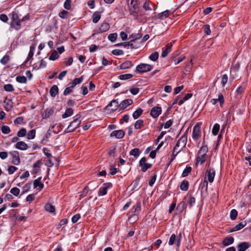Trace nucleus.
Wrapping results in <instances>:
<instances>
[{
    "label": "nucleus",
    "mask_w": 251,
    "mask_h": 251,
    "mask_svg": "<svg viewBox=\"0 0 251 251\" xmlns=\"http://www.w3.org/2000/svg\"><path fill=\"white\" fill-rule=\"evenodd\" d=\"M12 17L11 26H13L15 29L19 30L21 27V22L28 20L29 17L26 15L22 18L21 15H19L16 12H13L10 14Z\"/></svg>",
    "instance_id": "1"
},
{
    "label": "nucleus",
    "mask_w": 251,
    "mask_h": 251,
    "mask_svg": "<svg viewBox=\"0 0 251 251\" xmlns=\"http://www.w3.org/2000/svg\"><path fill=\"white\" fill-rule=\"evenodd\" d=\"M80 118V116L79 114L76 115L74 117L73 121L70 123L68 127L65 130V133L72 132L78 127L81 124V120L79 119Z\"/></svg>",
    "instance_id": "2"
},
{
    "label": "nucleus",
    "mask_w": 251,
    "mask_h": 251,
    "mask_svg": "<svg viewBox=\"0 0 251 251\" xmlns=\"http://www.w3.org/2000/svg\"><path fill=\"white\" fill-rule=\"evenodd\" d=\"M207 151V147L205 145H203L198 152V156L196 158V165L198 164L199 162L201 164H202L205 162Z\"/></svg>",
    "instance_id": "3"
},
{
    "label": "nucleus",
    "mask_w": 251,
    "mask_h": 251,
    "mask_svg": "<svg viewBox=\"0 0 251 251\" xmlns=\"http://www.w3.org/2000/svg\"><path fill=\"white\" fill-rule=\"evenodd\" d=\"M187 141V138L186 136L184 135L181 136L177 141L175 147V152H179L186 146Z\"/></svg>",
    "instance_id": "4"
},
{
    "label": "nucleus",
    "mask_w": 251,
    "mask_h": 251,
    "mask_svg": "<svg viewBox=\"0 0 251 251\" xmlns=\"http://www.w3.org/2000/svg\"><path fill=\"white\" fill-rule=\"evenodd\" d=\"M152 68L153 66L150 64L141 63L137 66L136 70L139 73L143 74L151 71Z\"/></svg>",
    "instance_id": "5"
},
{
    "label": "nucleus",
    "mask_w": 251,
    "mask_h": 251,
    "mask_svg": "<svg viewBox=\"0 0 251 251\" xmlns=\"http://www.w3.org/2000/svg\"><path fill=\"white\" fill-rule=\"evenodd\" d=\"M130 13L134 15L138 11L137 0H127Z\"/></svg>",
    "instance_id": "6"
},
{
    "label": "nucleus",
    "mask_w": 251,
    "mask_h": 251,
    "mask_svg": "<svg viewBox=\"0 0 251 251\" xmlns=\"http://www.w3.org/2000/svg\"><path fill=\"white\" fill-rule=\"evenodd\" d=\"M110 28L109 25L107 23H103L97 29H95L93 31V33L92 36H94L96 34H98L100 33H102L103 32H105L109 30Z\"/></svg>",
    "instance_id": "7"
},
{
    "label": "nucleus",
    "mask_w": 251,
    "mask_h": 251,
    "mask_svg": "<svg viewBox=\"0 0 251 251\" xmlns=\"http://www.w3.org/2000/svg\"><path fill=\"white\" fill-rule=\"evenodd\" d=\"M112 184L110 183H106L103 184V186L101 187L98 192L99 196H103L105 195L107 192V189L112 187Z\"/></svg>",
    "instance_id": "8"
},
{
    "label": "nucleus",
    "mask_w": 251,
    "mask_h": 251,
    "mask_svg": "<svg viewBox=\"0 0 251 251\" xmlns=\"http://www.w3.org/2000/svg\"><path fill=\"white\" fill-rule=\"evenodd\" d=\"M10 154L12 156V162L13 164L18 165L20 163V159L19 153L17 151H12L10 152Z\"/></svg>",
    "instance_id": "9"
},
{
    "label": "nucleus",
    "mask_w": 251,
    "mask_h": 251,
    "mask_svg": "<svg viewBox=\"0 0 251 251\" xmlns=\"http://www.w3.org/2000/svg\"><path fill=\"white\" fill-rule=\"evenodd\" d=\"M215 176V171L213 169H207L205 172V176L207 177V181L212 183L214 181Z\"/></svg>",
    "instance_id": "10"
},
{
    "label": "nucleus",
    "mask_w": 251,
    "mask_h": 251,
    "mask_svg": "<svg viewBox=\"0 0 251 251\" xmlns=\"http://www.w3.org/2000/svg\"><path fill=\"white\" fill-rule=\"evenodd\" d=\"M162 109L161 107H153L150 112L151 115L154 118H157L161 113Z\"/></svg>",
    "instance_id": "11"
},
{
    "label": "nucleus",
    "mask_w": 251,
    "mask_h": 251,
    "mask_svg": "<svg viewBox=\"0 0 251 251\" xmlns=\"http://www.w3.org/2000/svg\"><path fill=\"white\" fill-rule=\"evenodd\" d=\"M201 135V127L197 125L194 126L193 130L192 137L194 140H197Z\"/></svg>",
    "instance_id": "12"
},
{
    "label": "nucleus",
    "mask_w": 251,
    "mask_h": 251,
    "mask_svg": "<svg viewBox=\"0 0 251 251\" xmlns=\"http://www.w3.org/2000/svg\"><path fill=\"white\" fill-rule=\"evenodd\" d=\"M218 102H219L220 104V106H222L223 104L224 103V99L223 95L222 93H219L218 94V97L217 99H212L210 100V102L213 104H216Z\"/></svg>",
    "instance_id": "13"
},
{
    "label": "nucleus",
    "mask_w": 251,
    "mask_h": 251,
    "mask_svg": "<svg viewBox=\"0 0 251 251\" xmlns=\"http://www.w3.org/2000/svg\"><path fill=\"white\" fill-rule=\"evenodd\" d=\"M125 135V132L123 130L113 131L110 135V137H115L117 139H121Z\"/></svg>",
    "instance_id": "14"
},
{
    "label": "nucleus",
    "mask_w": 251,
    "mask_h": 251,
    "mask_svg": "<svg viewBox=\"0 0 251 251\" xmlns=\"http://www.w3.org/2000/svg\"><path fill=\"white\" fill-rule=\"evenodd\" d=\"M15 147L16 149L22 151L26 150L28 148L27 145L23 141L18 142Z\"/></svg>",
    "instance_id": "15"
},
{
    "label": "nucleus",
    "mask_w": 251,
    "mask_h": 251,
    "mask_svg": "<svg viewBox=\"0 0 251 251\" xmlns=\"http://www.w3.org/2000/svg\"><path fill=\"white\" fill-rule=\"evenodd\" d=\"M4 106L5 110L7 111H10L13 107V102L11 100L6 98L3 101Z\"/></svg>",
    "instance_id": "16"
},
{
    "label": "nucleus",
    "mask_w": 251,
    "mask_h": 251,
    "mask_svg": "<svg viewBox=\"0 0 251 251\" xmlns=\"http://www.w3.org/2000/svg\"><path fill=\"white\" fill-rule=\"evenodd\" d=\"M133 103V100L131 99H126L123 100L120 104V107L121 109H125L128 106L131 105Z\"/></svg>",
    "instance_id": "17"
},
{
    "label": "nucleus",
    "mask_w": 251,
    "mask_h": 251,
    "mask_svg": "<svg viewBox=\"0 0 251 251\" xmlns=\"http://www.w3.org/2000/svg\"><path fill=\"white\" fill-rule=\"evenodd\" d=\"M250 247L248 242H242L238 245L237 248L238 251H245Z\"/></svg>",
    "instance_id": "18"
},
{
    "label": "nucleus",
    "mask_w": 251,
    "mask_h": 251,
    "mask_svg": "<svg viewBox=\"0 0 251 251\" xmlns=\"http://www.w3.org/2000/svg\"><path fill=\"white\" fill-rule=\"evenodd\" d=\"M101 12L96 11L94 12L92 15V21L94 23H97L101 18Z\"/></svg>",
    "instance_id": "19"
},
{
    "label": "nucleus",
    "mask_w": 251,
    "mask_h": 251,
    "mask_svg": "<svg viewBox=\"0 0 251 251\" xmlns=\"http://www.w3.org/2000/svg\"><path fill=\"white\" fill-rule=\"evenodd\" d=\"M172 45H170L169 44H167L166 48L165 49L163 50V51L161 53V57L163 58L167 56L168 53L171 51V48Z\"/></svg>",
    "instance_id": "20"
},
{
    "label": "nucleus",
    "mask_w": 251,
    "mask_h": 251,
    "mask_svg": "<svg viewBox=\"0 0 251 251\" xmlns=\"http://www.w3.org/2000/svg\"><path fill=\"white\" fill-rule=\"evenodd\" d=\"M133 64L130 61H126L123 63L120 66V69L124 70L126 69H128L133 66Z\"/></svg>",
    "instance_id": "21"
},
{
    "label": "nucleus",
    "mask_w": 251,
    "mask_h": 251,
    "mask_svg": "<svg viewBox=\"0 0 251 251\" xmlns=\"http://www.w3.org/2000/svg\"><path fill=\"white\" fill-rule=\"evenodd\" d=\"M41 178L39 177L35 179L33 182L34 187L35 188L39 187V191H41L44 187V184L41 183Z\"/></svg>",
    "instance_id": "22"
},
{
    "label": "nucleus",
    "mask_w": 251,
    "mask_h": 251,
    "mask_svg": "<svg viewBox=\"0 0 251 251\" xmlns=\"http://www.w3.org/2000/svg\"><path fill=\"white\" fill-rule=\"evenodd\" d=\"M234 242V238L232 237H228L225 238L222 244L225 246H227L232 244Z\"/></svg>",
    "instance_id": "23"
},
{
    "label": "nucleus",
    "mask_w": 251,
    "mask_h": 251,
    "mask_svg": "<svg viewBox=\"0 0 251 251\" xmlns=\"http://www.w3.org/2000/svg\"><path fill=\"white\" fill-rule=\"evenodd\" d=\"M246 225L245 222H241L238 225L234 226L231 230L230 232L236 231L243 228Z\"/></svg>",
    "instance_id": "24"
},
{
    "label": "nucleus",
    "mask_w": 251,
    "mask_h": 251,
    "mask_svg": "<svg viewBox=\"0 0 251 251\" xmlns=\"http://www.w3.org/2000/svg\"><path fill=\"white\" fill-rule=\"evenodd\" d=\"M74 110L71 108H68L66 109L65 112L62 115V117L63 119H66L69 117L71 116L73 114Z\"/></svg>",
    "instance_id": "25"
},
{
    "label": "nucleus",
    "mask_w": 251,
    "mask_h": 251,
    "mask_svg": "<svg viewBox=\"0 0 251 251\" xmlns=\"http://www.w3.org/2000/svg\"><path fill=\"white\" fill-rule=\"evenodd\" d=\"M58 87L55 85L52 86L50 90V93L51 96L52 97L54 98L56 96V95L58 94Z\"/></svg>",
    "instance_id": "26"
},
{
    "label": "nucleus",
    "mask_w": 251,
    "mask_h": 251,
    "mask_svg": "<svg viewBox=\"0 0 251 251\" xmlns=\"http://www.w3.org/2000/svg\"><path fill=\"white\" fill-rule=\"evenodd\" d=\"M53 110L50 108L47 109L44 111L42 114L43 119L49 118L53 113Z\"/></svg>",
    "instance_id": "27"
},
{
    "label": "nucleus",
    "mask_w": 251,
    "mask_h": 251,
    "mask_svg": "<svg viewBox=\"0 0 251 251\" xmlns=\"http://www.w3.org/2000/svg\"><path fill=\"white\" fill-rule=\"evenodd\" d=\"M143 112V110L141 108H138L136 111H135L132 114V117L134 119H138L142 114Z\"/></svg>",
    "instance_id": "28"
},
{
    "label": "nucleus",
    "mask_w": 251,
    "mask_h": 251,
    "mask_svg": "<svg viewBox=\"0 0 251 251\" xmlns=\"http://www.w3.org/2000/svg\"><path fill=\"white\" fill-rule=\"evenodd\" d=\"M189 183L188 182L184 180L182 181L180 185V188L181 190L186 191L188 189Z\"/></svg>",
    "instance_id": "29"
},
{
    "label": "nucleus",
    "mask_w": 251,
    "mask_h": 251,
    "mask_svg": "<svg viewBox=\"0 0 251 251\" xmlns=\"http://www.w3.org/2000/svg\"><path fill=\"white\" fill-rule=\"evenodd\" d=\"M113 105L114 108L112 109V111H115L119 107H120V104H119L118 100H112L107 106H112Z\"/></svg>",
    "instance_id": "30"
},
{
    "label": "nucleus",
    "mask_w": 251,
    "mask_h": 251,
    "mask_svg": "<svg viewBox=\"0 0 251 251\" xmlns=\"http://www.w3.org/2000/svg\"><path fill=\"white\" fill-rule=\"evenodd\" d=\"M188 198L187 200V203L190 205V207H192L193 205L195 203V198L192 196L190 195L185 198V199Z\"/></svg>",
    "instance_id": "31"
},
{
    "label": "nucleus",
    "mask_w": 251,
    "mask_h": 251,
    "mask_svg": "<svg viewBox=\"0 0 251 251\" xmlns=\"http://www.w3.org/2000/svg\"><path fill=\"white\" fill-rule=\"evenodd\" d=\"M41 160H38L33 165V172L34 173H38L40 170V165L41 164Z\"/></svg>",
    "instance_id": "32"
},
{
    "label": "nucleus",
    "mask_w": 251,
    "mask_h": 251,
    "mask_svg": "<svg viewBox=\"0 0 251 251\" xmlns=\"http://www.w3.org/2000/svg\"><path fill=\"white\" fill-rule=\"evenodd\" d=\"M133 76V75L131 74H126L120 75L119 78L121 80H126L132 78Z\"/></svg>",
    "instance_id": "33"
},
{
    "label": "nucleus",
    "mask_w": 251,
    "mask_h": 251,
    "mask_svg": "<svg viewBox=\"0 0 251 251\" xmlns=\"http://www.w3.org/2000/svg\"><path fill=\"white\" fill-rule=\"evenodd\" d=\"M144 122L142 120H137L134 124V128L136 129L141 128L143 126Z\"/></svg>",
    "instance_id": "34"
},
{
    "label": "nucleus",
    "mask_w": 251,
    "mask_h": 251,
    "mask_svg": "<svg viewBox=\"0 0 251 251\" xmlns=\"http://www.w3.org/2000/svg\"><path fill=\"white\" fill-rule=\"evenodd\" d=\"M36 131L35 129L30 130L27 134V138L28 140L33 139L35 138Z\"/></svg>",
    "instance_id": "35"
},
{
    "label": "nucleus",
    "mask_w": 251,
    "mask_h": 251,
    "mask_svg": "<svg viewBox=\"0 0 251 251\" xmlns=\"http://www.w3.org/2000/svg\"><path fill=\"white\" fill-rule=\"evenodd\" d=\"M141 210V205L139 202L137 203L132 208V211L133 213H138Z\"/></svg>",
    "instance_id": "36"
},
{
    "label": "nucleus",
    "mask_w": 251,
    "mask_h": 251,
    "mask_svg": "<svg viewBox=\"0 0 251 251\" xmlns=\"http://www.w3.org/2000/svg\"><path fill=\"white\" fill-rule=\"evenodd\" d=\"M220 129V125L218 124H214L212 130V133L214 135H216Z\"/></svg>",
    "instance_id": "37"
},
{
    "label": "nucleus",
    "mask_w": 251,
    "mask_h": 251,
    "mask_svg": "<svg viewBox=\"0 0 251 251\" xmlns=\"http://www.w3.org/2000/svg\"><path fill=\"white\" fill-rule=\"evenodd\" d=\"M142 35L140 33H133L129 37L131 40L135 41L136 40L140 39Z\"/></svg>",
    "instance_id": "38"
},
{
    "label": "nucleus",
    "mask_w": 251,
    "mask_h": 251,
    "mask_svg": "<svg viewBox=\"0 0 251 251\" xmlns=\"http://www.w3.org/2000/svg\"><path fill=\"white\" fill-rule=\"evenodd\" d=\"M130 155L134 156V157H138L140 154L139 150L137 148L132 149L130 151Z\"/></svg>",
    "instance_id": "39"
},
{
    "label": "nucleus",
    "mask_w": 251,
    "mask_h": 251,
    "mask_svg": "<svg viewBox=\"0 0 251 251\" xmlns=\"http://www.w3.org/2000/svg\"><path fill=\"white\" fill-rule=\"evenodd\" d=\"M191 170H192V169H191V167L187 166L185 168V169L183 170L182 174V176L183 177H186L187 176H188L189 174L191 172Z\"/></svg>",
    "instance_id": "40"
},
{
    "label": "nucleus",
    "mask_w": 251,
    "mask_h": 251,
    "mask_svg": "<svg viewBox=\"0 0 251 251\" xmlns=\"http://www.w3.org/2000/svg\"><path fill=\"white\" fill-rule=\"evenodd\" d=\"M45 208L47 211L50 212H53L55 211V208L54 206L50 203L46 204Z\"/></svg>",
    "instance_id": "41"
},
{
    "label": "nucleus",
    "mask_w": 251,
    "mask_h": 251,
    "mask_svg": "<svg viewBox=\"0 0 251 251\" xmlns=\"http://www.w3.org/2000/svg\"><path fill=\"white\" fill-rule=\"evenodd\" d=\"M127 46L130 47L131 49H137L139 47L138 45L135 44V41L131 40L127 43Z\"/></svg>",
    "instance_id": "42"
},
{
    "label": "nucleus",
    "mask_w": 251,
    "mask_h": 251,
    "mask_svg": "<svg viewBox=\"0 0 251 251\" xmlns=\"http://www.w3.org/2000/svg\"><path fill=\"white\" fill-rule=\"evenodd\" d=\"M10 56L8 55H4L1 59L0 63L3 65H6L9 61Z\"/></svg>",
    "instance_id": "43"
},
{
    "label": "nucleus",
    "mask_w": 251,
    "mask_h": 251,
    "mask_svg": "<svg viewBox=\"0 0 251 251\" xmlns=\"http://www.w3.org/2000/svg\"><path fill=\"white\" fill-rule=\"evenodd\" d=\"M117 38V34L116 33H111L108 36V39L112 42H114L116 40Z\"/></svg>",
    "instance_id": "44"
},
{
    "label": "nucleus",
    "mask_w": 251,
    "mask_h": 251,
    "mask_svg": "<svg viewBox=\"0 0 251 251\" xmlns=\"http://www.w3.org/2000/svg\"><path fill=\"white\" fill-rule=\"evenodd\" d=\"M26 130L25 128H22L17 132V136L19 137H22L25 136Z\"/></svg>",
    "instance_id": "45"
},
{
    "label": "nucleus",
    "mask_w": 251,
    "mask_h": 251,
    "mask_svg": "<svg viewBox=\"0 0 251 251\" xmlns=\"http://www.w3.org/2000/svg\"><path fill=\"white\" fill-rule=\"evenodd\" d=\"M20 192V189L17 187H13L10 191V192L15 196H18Z\"/></svg>",
    "instance_id": "46"
},
{
    "label": "nucleus",
    "mask_w": 251,
    "mask_h": 251,
    "mask_svg": "<svg viewBox=\"0 0 251 251\" xmlns=\"http://www.w3.org/2000/svg\"><path fill=\"white\" fill-rule=\"evenodd\" d=\"M26 77L24 76H18L16 77V80L21 83H26Z\"/></svg>",
    "instance_id": "47"
},
{
    "label": "nucleus",
    "mask_w": 251,
    "mask_h": 251,
    "mask_svg": "<svg viewBox=\"0 0 251 251\" xmlns=\"http://www.w3.org/2000/svg\"><path fill=\"white\" fill-rule=\"evenodd\" d=\"M237 216V211L235 209H232L230 213V219L232 220L236 219Z\"/></svg>",
    "instance_id": "48"
},
{
    "label": "nucleus",
    "mask_w": 251,
    "mask_h": 251,
    "mask_svg": "<svg viewBox=\"0 0 251 251\" xmlns=\"http://www.w3.org/2000/svg\"><path fill=\"white\" fill-rule=\"evenodd\" d=\"M4 89L7 92H12L14 89L11 84H6L4 86Z\"/></svg>",
    "instance_id": "49"
},
{
    "label": "nucleus",
    "mask_w": 251,
    "mask_h": 251,
    "mask_svg": "<svg viewBox=\"0 0 251 251\" xmlns=\"http://www.w3.org/2000/svg\"><path fill=\"white\" fill-rule=\"evenodd\" d=\"M17 170L18 168L14 166H9L7 169V171L9 175L13 174Z\"/></svg>",
    "instance_id": "50"
},
{
    "label": "nucleus",
    "mask_w": 251,
    "mask_h": 251,
    "mask_svg": "<svg viewBox=\"0 0 251 251\" xmlns=\"http://www.w3.org/2000/svg\"><path fill=\"white\" fill-rule=\"evenodd\" d=\"M59 57L58 53L56 51H54L50 55L49 59L51 60H55Z\"/></svg>",
    "instance_id": "51"
},
{
    "label": "nucleus",
    "mask_w": 251,
    "mask_h": 251,
    "mask_svg": "<svg viewBox=\"0 0 251 251\" xmlns=\"http://www.w3.org/2000/svg\"><path fill=\"white\" fill-rule=\"evenodd\" d=\"M158 56H159L158 53L157 52H155L152 53L150 56L149 58L151 60L155 61L158 59Z\"/></svg>",
    "instance_id": "52"
},
{
    "label": "nucleus",
    "mask_w": 251,
    "mask_h": 251,
    "mask_svg": "<svg viewBox=\"0 0 251 251\" xmlns=\"http://www.w3.org/2000/svg\"><path fill=\"white\" fill-rule=\"evenodd\" d=\"M1 131L3 134H8L10 132V127L7 126H3L1 127Z\"/></svg>",
    "instance_id": "53"
},
{
    "label": "nucleus",
    "mask_w": 251,
    "mask_h": 251,
    "mask_svg": "<svg viewBox=\"0 0 251 251\" xmlns=\"http://www.w3.org/2000/svg\"><path fill=\"white\" fill-rule=\"evenodd\" d=\"M227 80H228L227 75L226 74L222 76V81H221V84L223 87L225 86V85L226 84V83L227 82Z\"/></svg>",
    "instance_id": "54"
},
{
    "label": "nucleus",
    "mask_w": 251,
    "mask_h": 251,
    "mask_svg": "<svg viewBox=\"0 0 251 251\" xmlns=\"http://www.w3.org/2000/svg\"><path fill=\"white\" fill-rule=\"evenodd\" d=\"M202 189H204L205 191H207L208 188V181L206 180V177H204V181L201 183Z\"/></svg>",
    "instance_id": "55"
},
{
    "label": "nucleus",
    "mask_w": 251,
    "mask_h": 251,
    "mask_svg": "<svg viewBox=\"0 0 251 251\" xmlns=\"http://www.w3.org/2000/svg\"><path fill=\"white\" fill-rule=\"evenodd\" d=\"M203 31L204 33L206 35H209L211 33V30L210 29V26L208 25H206L203 27Z\"/></svg>",
    "instance_id": "56"
},
{
    "label": "nucleus",
    "mask_w": 251,
    "mask_h": 251,
    "mask_svg": "<svg viewBox=\"0 0 251 251\" xmlns=\"http://www.w3.org/2000/svg\"><path fill=\"white\" fill-rule=\"evenodd\" d=\"M71 0H66L64 3V7L65 9L69 10L71 7Z\"/></svg>",
    "instance_id": "57"
},
{
    "label": "nucleus",
    "mask_w": 251,
    "mask_h": 251,
    "mask_svg": "<svg viewBox=\"0 0 251 251\" xmlns=\"http://www.w3.org/2000/svg\"><path fill=\"white\" fill-rule=\"evenodd\" d=\"M31 183H28L26 184L25 185V186L23 187V194L28 192L31 188Z\"/></svg>",
    "instance_id": "58"
},
{
    "label": "nucleus",
    "mask_w": 251,
    "mask_h": 251,
    "mask_svg": "<svg viewBox=\"0 0 251 251\" xmlns=\"http://www.w3.org/2000/svg\"><path fill=\"white\" fill-rule=\"evenodd\" d=\"M176 240V236L175 234H172L171 236L169 241V245H172L174 244L175 240Z\"/></svg>",
    "instance_id": "59"
},
{
    "label": "nucleus",
    "mask_w": 251,
    "mask_h": 251,
    "mask_svg": "<svg viewBox=\"0 0 251 251\" xmlns=\"http://www.w3.org/2000/svg\"><path fill=\"white\" fill-rule=\"evenodd\" d=\"M130 92L134 95H137L139 92V88L137 87L131 88L129 89Z\"/></svg>",
    "instance_id": "60"
},
{
    "label": "nucleus",
    "mask_w": 251,
    "mask_h": 251,
    "mask_svg": "<svg viewBox=\"0 0 251 251\" xmlns=\"http://www.w3.org/2000/svg\"><path fill=\"white\" fill-rule=\"evenodd\" d=\"M24 120V117H18L17 118H16L14 120V122L15 125H19V124H21V123H22Z\"/></svg>",
    "instance_id": "61"
},
{
    "label": "nucleus",
    "mask_w": 251,
    "mask_h": 251,
    "mask_svg": "<svg viewBox=\"0 0 251 251\" xmlns=\"http://www.w3.org/2000/svg\"><path fill=\"white\" fill-rule=\"evenodd\" d=\"M138 219V216L136 214H132L130 217L128 218V220L131 222H135Z\"/></svg>",
    "instance_id": "62"
},
{
    "label": "nucleus",
    "mask_w": 251,
    "mask_h": 251,
    "mask_svg": "<svg viewBox=\"0 0 251 251\" xmlns=\"http://www.w3.org/2000/svg\"><path fill=\"white\" fill-rule=\"evenodd\" d=\"M80 218V215L79 214H76L72 217V221L73 223H75L78 221Z\"/></svg>",
    "instance_id": "63"
},
{
    "label": "nucleus",
    "mask_w": 251,
    "mask_h": 251,
    "mask_svg": "<svg viewBox=\"0 0 251 251\" xmlns=\"http://www.w3.org/2000/svg\"><path fill=\"white\" fill-rule=\"evenodd\" d=\"M83 77L81 76L79 78H75L72 82L76 85V84L81 83Z\"/></svg>",
    "instance_id": "64"
}]
</instances>
